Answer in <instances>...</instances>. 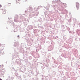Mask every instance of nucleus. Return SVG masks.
<instances>
[{"mask_svg": "<svg viewBox=\"0 0 80 80\" xmlns=\"http://www.w3.org/2000/svg\"><path fill=\"white\" fill-rule=\"evenodd\" d=\"M4 54V52L2 51V52H1L0 53V55H3Z\"/></svg>", "mask_w": 80, "mask_h": 80, "instance_id": "obj_2", "label": "nucleus"}, {"mask_svg": "<svg viewBox=\"0 0 80 80\" xmlns=\"http://www.w3.org/2000/svg\"><path fill=\"white\" fill-rule=\"evenodd\" d=\"M76 7L77 8L79 7V3L78 2H76Z\"/></svg>", "mask_w": 80, "mask_h": 80, "instance_id": "obj_3", "label": "nucleus"}, {"mask_svg": "<svg viewBox=\"0 0 80 80\" xmlns=\"http://www.w3.org/2000/svg\"><path fill=\"white\" fill-rule=\"evenodd\" d=\"M5 13H6V11L5 10L3 11L2 14H5Z\"/></svg>", "mask_w": 80, "mask_h": 80, "instance_id": "obj_4", "label": "nucleus"}, {"mask_svg": "<svg viewBox=\"0 0 80 80\" xmlns=\"http://www.w3.org/2000/svg\"><path fill=\"white\" fill-rule=\"evenodd\" d=\"M18 37H19V35L18 36Z\"/></svg>", "mask_w": 80, "mask_h": 80, "instance_id": "obj_7", "label": "nucleus"}, {"mask_svg": "<svg viewBox=\"0 0 80 80\" xmlns=\"http://www.w3.org/2000/svg\"><path fill=\"white\" fill-rule=\"evenodd\" d=\"M1 46V44H0V47Z\"/></svg>", "mask_w": 80, "mask_h": 80, "instance_id": "obj_8", "label": "nucleus"}, {"mask_svg": "<svg viewBox=\"0 0 80 80\" xmlns=\"http://www.w3.org/2000/svg\"><path fill=\"white\" fill-rule=\"evenodd\" d=\"M0 80H2V79L0 78Z\"/></svg>", "mask_w": 80, "mask_h": 80, "instance_id": "obj_6", "label": "nucleus"}, {"mask_svg": "<svg viewBox=\"0 0 80 80\" xmlns=\"http://www.w3.org/2000/svg\"><path fill=\"white\" fill-rule=\"evenodd\" d=\"M2 5L0 4V8H1V7H2Z\"/></svg>", "mask_w": 80, "mask_h": 80, "instance_id": "obj_5", "label": "nucleus"}, {"mask_svg": "<svg viewBox=\"0 0 80 80\" xmlns=\"http://www.w3.org/2000/svg\"><path fill=\"white\" fill-rule=\"evenodd\" d=\"M0 71L1 72L0 73L1 74V75H3L5 72V70L3 69V68L2 67H0Z\"/></svg>", "mask_w": 80, "mask_h": 80, "instance_id": "obj_1", "label": "nucleus"}]
</instances>
